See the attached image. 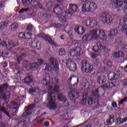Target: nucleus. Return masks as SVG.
<instances>
[{"instance_id": "8", "label": "nucleus", "mask_w": 127, "mask_h": 127, "mask_svg": "<svg viewBox=\"0 0 127 127\" xmlns=\"http://www.w3.org/2000/svg\"><path fill=\"white\" fill-rule=\"evenodd\" d=\"M75 46V48H72L69 51V55L72 56V57H75V56H80V55L83 54V51L81 47H84V46L80 44H76Z\"/></svg>"}, {"instance_id": "25", "label": "nucleus", "mask_w": 127, "mask_h": 127, "mask_svg": "<svg viewBox=\"0 0 127 127\" xmlns=\"http://www.w3.org/2000/svg\"><path fill=\"white\" fill-rule=\"evenodd\" d=\"M80 79L81 77H77L75 75H72V76H70L69 78L68 79L67 83L70 84V82L72 81V79L76 80V82L73 84V87H77L78 84H79V81H80Z\"/></svg>"}, {"instance_id": "27", "label": "nucleus", "mask_w": 127, "mask_h": 127, "mask_svg": "<svg viewBox=\"0 0 127 127\" xmlns=\"http://www.w3.org/2000/svg\"><path fill=\"white\" fill-rule=\"evenodd\" d=\"M74 31L77 34L82 35V34H84V33H85V29H84L82 26H77L75 27Z\"/></svg>"}, {"instance_id": "22", "label": "nucleus", "mask_w": 127, "mask_h": 127, "mask_svg": "<svg viewBox=\"0 0 127 127\" xmlns=\"http://www.w3.org/2000/svg\"><path fill=\"white\" fill-rule=\"evenodd\" d=\"M0 112H2V113H4L6 116L7 117H10L9 115V113L6 111V109L2 106L0 105ZM0 119H1V113L0 112ZM0 127H5V126L3 123H0Z\"/></svg>"}, {"instance_id": "2", "label": "nucleus", "mask_w": 127, "mask_h": 127, "mask_svg": "<svg viewBox=\"0 0 127 127\" xmlns=\"http://www.w3.org/2000/svg\"><path fill=\"white\" fill-rule=\"evenodd\" d=\"M92 95L88 98V94L84 92L83 93V99L81 101V104H83V105H85V104H87V99L88 105H93V104H95L96 99H98L99 97V91L98 89H96L95 91L93 90L92 91Z\"/></svg>"}, {"instance_id": "4", "label": "nucleus", "mask_w": 127, "mask_h": 127, "mask_svg": "<svg viewBox=\"0 0 127 127\" xmlns=\"http://www.w3.org/2000/svg\"><path fill=\"white\" fill-rule=\"evenodd\" d=\"M47 100L49 102L47 104L48 108H49L50 110H55V109L57 108V104L55 101L56 100L55 93L52 92H49Z\"/></svg>"}, {"instance_id": "38", "label": "nucleus", "mask_w": 127, "mask_h": 127, "mask_svg": "<svg viewBox=\"0 0 127 127\" xmlns=\"http://www.w3.org/2000/svg\"><path fill=\"white\" fill-rule=\"evenodd\" d=\"M107 125H113L115 123V117L112 116H110L108 119L106 121Z\"/></svg>"}, {"instance_id": "28", "label": "nucleus", "mask_w": 127, "mask_h": 127, "mask_svg": "<svg viewBox=\"0 0 127 127\" xmlns=\"http://www.w3.org/2000/svg\"><path fill=\"white\" fill-rule=\"evenodd\" d=\"M121 48L123 51L127 53V44L124 42H120L118 44V48Z\"/></svg>"}, {"instance_id": "42", "label": "nucleus", "mask_w": 127, "mask_h": 127, "mask_svg": "<svg viewBox=\"0 0 127 127\" xmlns=\"http://www.w3.org/2000/svg\"><path fill=\"white\" fill-rule=\"evenodd\" d=\"M36 90H39V87L34 88V87H32V88L29 90L28 93L29 94L32 95V94H34V93L36 92Z\"/></svg>"}, {"instance_id": "39", "label": "nucleus", "mask_w": 127, "mask_h": 127, "mask_svg": "<svg viewBox=\"0 0 127 127\" xmlns=\"http://www.w3.org/2000/svg\"><path fill=\"white\" fill-rule=\"evenodd\" d=\"M52 85V89H49V91H54V92H59V91L60 90V87H59V86H58V85H55L54 87H53V83H51Z\"/></svg>"}, {"instance_id": "59", "label": "nucleus", "mask_w": 127, "mask_h": 127, "mask_svg": "<svg viewBox=\"0 0 127 127\" xmlns=\"http://www.w3.org/2000/svg\"><path fill=\"white\" fill-rule=\"evenodd\" d=\"M112 106L113 108H117V103L115 102H112Z\"/></svg>"}, {"instance_id": "13", "label": "nucleus", "mask_w": 127, "mask_h": 127, "mask_svg": "<svg viewBox=\"0 0 127 127\" xmlns=\"http://www.w3.org/2000/svg\"><path fill=\"white\" fill-rule=\"evenodd\" d=\"M81 71L85 73H89L94 70L93 65L87 64L85 61H83L81 63Z\"/></svg>"}, {"instance_id": "30", "label": "nucleus", "mask_w": 127, "mask_h": 127, "mask_svg": "<svg viewBox=\"0 0 127 127\" xmlns=\"http://www.w3.org/2000/svg\"><path fill=\"white\" fill-rule=\"evenodd\" d=\"M28 43H30L31 44L29 45V46L31 47H32L33 48H36L37 49H38V50L41 49V47H40V48L38 47V46H37V42L34 41L32 42V38L30 39L29 40H28Z\"/></svg>"}, {"instance_id": "9", "label": "nucleus", "mask_w": 127, "mask_h": 127, "mask_svg": "<svg viewBox=\"0 0 127 127\" xmlns=\"http://www.w3.org/2000/svg\"><path fill=\"white\" fill-rule=\"evenodd\" d=\"M40 0H23L22 3L24 6H28V5H32L34 8H42V5L39 2Z\"/></svg>"}, {"instance_id": "33", "label": "nucleus", "mask_w": 127, "mask_h": 127, "mask_svg": "<svg viewBox=\"0 0 127 127\" xmlns=\"http://www.w3.org/2000/svg\"><path fill=\"white\" fill-rule=\"evenodd\" d=\"M127 122V117H125L123 119H121V118H118L116 119V125H122V124H125Z\"/></svg>"}, {"instance_id": "48", "label": "nucleus", "mask_w": 127, "mask_h": 127, "mask_svg": "<svg viewBox=\"0 0 127 127\" xmlns=\"http://www.w3.org/2000/svg\"><path fill=\"white\" fill-rule=\"evenodd\" d=\"M81 115L82 117H88V116H89V112L85 111H81Z\"/></svg>"}, {"instance_id": "14", "label": "nucleus", "mask_w": 127, "mask_h": 127, "mask_svg": "<svg viewBox=\"0 0 127 127\" xmlns=\"http://www.w3.org/2000/svg\"><path fill=\"white\" fill-rule=\"evenodd\" d=\"M82 24L85 26L90 27V28L98 25V22L94 19H87L82 22Z\"/></svg>"}, {"instance_id": "60", "label": "nucleus", "mask_w": 127, "mask_h": 127, "mask_svg": "<svg viewBox=\"0 0 127 127\" xmlns=\"http://www.w3.org/2000/svg\"><path fill=\"white\" fill-rule=\"evenodd\" d=\"M49 5L51 6V7H52V6H53V5H54V3H52L51 2H48L47 4V6H49Z\"/></svg>"}, {"instance_id": "34", "label": "nucleus", "mask_w": 127, "mask_h": 127, "mask_svg": "<svg viewBox=\"0 0 127 127\" xmlns=\"http://www.w3.org/2000/svg\"><path fill=\"white\" fill-rule=\"evenodd\" d=\"M113 5L116 7H121L123 5V1L122 0H114Z\"/></svg>"}, {"instance_id": "36", "label": "nucleus", "mask_w": 127, "mask_h": 127, "mask_svg": "<svg viewBox=\"0 0 127 127\" xmlns=\"http://www.w3.org/2000/svg\"><path fill=\"white\" fill-rule=\"evenodd\" d=\"M106 82V77L104 75H100L97 78V83L98 84H104Z\"/></svg>"}, {"instance_id": "61", "label": "nucleus", "mask_w": 127, "mask_h": 127, "mask_svg": "<svg viewBox=\"0 0 127 127\" xmlns=\"http://www.w3.org/2000/svg\"><path fill=\"white\" fill-rule=\"evenodd\" d=\"M22 60V57L21 56L19 57L17 60L18 63H20V61H21Z\"/></svg>"}, {"instance_id": "47", "label": "nucleus", "mask_w": 127, "mask_h": 127, "mask_svg": "<svg viewBox=\"0 0 127 127\" xmlns=\"http://www.w3.org/2000/svg\"><path fill=\"white\" fill-rule=\"evenodd\" d=\"M90 56H91V57H92L93 58V59H95L96 64H98V63L99 62V60H97V59H96V58H97V56H98V55L91 54Z\"/></svg>"}, {"instance_id": "32", "label": "nucleus", "mask_w": 127, "mask_h": 127, "mask_svg": "<svg viewBox=\"0 0 127 127\" xmlns=\"http://www.w3.org/2000/svg\"><path fill=\"white\" fill-rule=\"evenodd\" d=\"M116 86V82H108L104 86H102L101 88L102 89H111V88H113V87H115Z\"/></svg>"}, {"instance_id": "49", "label": "nucleus", "mask_w": 127, "mask_h": 127, "mask_svg": "<svg viewBox=\"0 0 127 127\" xmlns=\"http://www.w3.org/2000/svg\"><path fill=\"white\" fill-rule=\"evenodd\" d=\"M27 10H28V8H22L20 10V11L18 12V13H19V14H22L25 12H26Z\"/></svg>"}, {"instance_id": "40", "label": "nucleus", "mask_w": 127, "mask_h": 127, "mask_svg": "<svg viewBox=\"0 0 127 127\" xmlns=\"http://www.w3.org/2000/svg\"><path fill=\"white\" fill-rule=\"evenodd\" d=\"M7 25H8V23L5 22H2L0 23V31H1V30H2L3 28H5V27H6Z\"/></svg>"}, {"instance_id": "31", "label": "nucleus", "mask_w": 127, "mask_h": 127, "mask_svg": "<svg viewBox=\"0 0 127 127\" xmlns=\"http://www.w3.org/2000/svg\"><path fill=\"white\" fill-rule=\"evenodd\" d=\"M119 78V75L114 72H110L108 74V79L110 81H112L113 80H117Z\"/></svg>"}, {"instance_id": "23", "label": "nucleus", "mask_w": 127, "mask_h": 127, "mask_svg": "<svg viewBox=\"0 0 127 127\" xmlns=\"http://www.w3.org/2000/svg\"><path fill=\"white\" fill-rule=\"evenodd\" d=\"M18 36L19 38H24L27 39V40H29L31 38H32V34L29 32H25L24 33H20Z\"/></svg>"}, {"instance_id": "26", "label": "nucleus", "mask_w": 127, "mask_h": 127, "mask_svg": "<svg viewBox=\"0 0 127 127\" xmlns=\"http://www.w3.org/2000/svg\"><path fill=\"white\" fill-rule=\"evenodd\" d=\"M98 29H93L90 32V36L92 38V39H94V40H97L99 39V37H98Z\"/></svg>"}, {"instance_id": "41", "label": "nucleus", "mask_w": 127, "mask_h": 127, "mask_svg": "<svg viewBox=\"0 0 127 127\" xmlns=\"http://www.w3.org/2000/svg\"><path fill=\"white\" fill-rule=\"evenodd\" d=\"M17 27H18V24L17 23H14L10 26L9 28L13 31H14V30L17 29Z\"/></svg>"}, {"instance_id": "19", "label": "nucleus", "mask_w": 127, "mask_h": 127, "mask_svg": "<svg viewBox=\"0 0 127 127\" xmlns=\"http://www.w3.org/2000/svg\"><path fill=\"white\" fill-rule=\"evenodd\" d=\"M39 37H41V38H43L44 39L45 41H48L50 43V44L51 45H53V46H55V47H57V45H56V43L54 42L53 41H50L51 40V37H50L49 35H46L43 33L39 34L38 35Z\"/></svg>"}, {"instance_id": "58", "label": "nucleus", "mask_w": 127, "mask_h": 127, "mask_svg": "<svg viewBox=\"0 0 127 127\" xmlns=\"http://www.w3.org/2000/svg\"><path fill=\"white\" fill-rule=\"evenodd\" d=\"M67 35L69 36V38H72V37H73V35L72 34V32H68L67 33Z\"/></svg>"}, {"instance_id": "44", "label": "nucleus", "mask_w": 127, "mask_h": 127, "mask_svg": "<svg viewBox=\"0 0 127 127\" xmlns=\"http://www.w3.org/2000/svg\"><path fill=\"white\" fill-rule=\"evenodd\" d=\"M65 53H66V51H65V49L63 48L60 49L59 52V55H60L61 56H63L65 55Z\"/></svg>"}, {"instance_id": "54", "label": "nucleus", "mask_w": 127, "mask_h": 127, "mask_svg": "<svg viewBox=\"0 0 127 127\" xmlns=\"http://www.w3.org/2000/svg\"><path fill=\"white\" fill-rule=\"evenodd\" d=\"M7 44L6 43H5V42L3 41V42H0V47H5V46H6Z\"/></svg>"}, {"instance_id": "24", "label": "nucleus", "mask_w": 127, "mask_h": 127, "mask_svg": "<svg viewBox=\"0 0 127 127\" xmlns=\"http://www.w3.org/2000/svg\"><path fill=\"white\" fill-rule=\"evenodd\" d=\"M58 99L61 102H63L64 105V107H68L69 103H68V101H67L66 99V97H65L64 95L61 94H58Z\"/></svg>"}, {"instance_id": "11", "label": "nucleus", "mask_w": 127, "mask_h": 127, "mask_svg": "<svg viewBox=\"0 0 127 127\" xmlns=\"http://www.w3.org/2000/svg\"><path fill=\"white\" fill-rule=\"evenodd\" d=\"M92 49L95 53H101L102 51L105 52H108V51H109L107 47L103 46L102 43L100 42H98L96 44V46H93Z\"/></svg>"}, {"instance_id": "3", "label": "nucleus", "mask_w": 127, "mask_h": 127, "mask_svg": "<svg viewBox=\"0 0 127 127\" xmlns=\"http://www.w3.org/2000/svg\"><path fill=\"white\" fill-rule=\"evenodd\" d=\"M35 107V104L29 106L28 107H25V112L23 114L22 116L20 117L18 120V124H21V123H28L30 120L29 118H31L32 114V109H34Z\"/></svg>"}, {"instance_id": "62", "label": "nucleus", "mask_w": 127, "mask_h": 127, "mask_svg": "<svg viewBox=\"0 0 127 127\" xmlns=\"http://www.w3.org/2000/svg\"><path fill=\"white\" fill-rule=\"evenodd\" d=\"M107 65L111 67V66H112V62H111V61H108L107 63Z\"/></svg>"}, {"instance_id": "29", "label": "nucleus", "mask_w": 127, "mask_h": 127, "mask_svg": "<svg viewBox=\"0 0 127 127\" xmlns=\"http://www.w3.org/2000/svg\"><path fill=\"white\" fill-rule=\"evenodd\" d=\"M125 57V54L123 52H118L113 54V57L114 58L120 59L122 58L124 60V57Z\"/></svg>"}, {"instance_id": "5", "label": "nucleus", "mask_w": 127, "mask_h": 127, "mask_svg": "<svg viewBox=\"0 0 127 127\" xmlns=\"http://www.w3.org/2000/svg\"><path fill=\"white\" fill-rule=\"evenodd\" d=\"M97 7H98V6H97L96 3L88 1L83 4L82 11V12H92L95 11Z\"/></svg>"}, {"instance_id": "20", "label": "nucleus", "mask_w": 127, "mask_h": 127, "mask_svg": "<svg viewBox=\"0 0 127 127\" xmlns=\"http://www.w3.org/2000/svg\"><path fill=\"white\" fill-rule=\"evenodd\" d=\"M107 32L108 31H105L102 29L98 30V39H102V41L106 42L107 41V38L108 36H107Z\"/></svg>"}, {"instance_id": "50", "label": "nucleus", "mask_w": 127, "mask_h": 127, "mask_svg": "<svg viewBox=\"0 0 127 127\" xmlns=\"http://www.w3.org/2000/svg\"><path fill=\"white\" fill-rule=\"evenodd\" d=\"M124 3L125 4V7L124 9V12L127 14V0H124Z\"/></svg>"}, {"instance_id": "55", "label": "nucleus", "mask_w": 127, "mask_h": 127, "mask_svg": "<svg viewBox=\"0 0 127 127\" xmlns=\"http://www.w3.org/2000/svg\"><path fill=\"white\" fill-rule=\"evenodd\" d=\"M127 98L126 97L124 99L121 100L119 102V105H122V104H123V103H124V102H127Z\"/></svg>"}, {"instance_id": "18", "label": "nucleus", "mask_w": 127, "mask_h": 127, "mask_svg": "<svg viewBox=\"0 0 127 127\" xmlns=\"http://www.w3.org/2000/svg\"><path fill=\"white\" fill-rule=\"evenodd\" d=\"M65 64L69 71H76L77 69V65L71 59L67 60Z\"/></svg>"}, {"instance_id": "37", "label": "nucleus", "mask_w": 127, "mask_h": 127, "mask_svg": "<svg viewBox=\"0 0 127 127\" xmlns=\"http://www.w3.org/2000/svg\"><path fill=\"white\" fill-rule=\"evenodd\" d=\"M82 40L83 41L89 42L91 41V40H93V39H92L91 35H90L89 34H87L82 36Z\"/></svg>"}, {"instance_id": "56", "label": "nucleus", "mask_w": 127, "mask_h": 127, "mask_svg": "<svg viewBox=\"0 0 127 127\" xmlns=\"http://www.w3.org/2000/svg\"><path fill=\"white\" fill-rule=\"evenodd\" d=\"M101 108H102V105H100V103H99V102H97L96 103L95 109H101Z\"/></svg>"}, {"instance_id": "7", "label": "nucleus", "mask_w": 127, "mask_h": 127, "mask_svg": "<svg viewBox=\"0 0 127 127\" xmlns=\"http://www.w3.org/2000/svg\"><path fill=\"white\" fill-rule=\"evenodd\" d=\"M50 61L52 63V65H50L49 64H44V66L45 67L44 70L45 71H51L53 69L54 71H58L59 70V66L56 60L54 59V58H51L50 59Z\"/></svg>"}, {"instance_id": "12", "label": "nucleus", "mask_w": 127, "mask_h": 127, "mask_svg": "<svg viewBox=\"0 0 127 127\" xmlns=\"http://www.w3.org/2000/svg\"><path fill=\"white\" fill-rule=\"evenodd\" d=\"M50 80V75L49 73H46L43 75V80H42V84L43 86H46L48 90L52 89V82H49L48 81Z\"/></svg>"}, {"instance_id": "45", "label": "nucleus", "mask_w": 127, "mask_h": 127, "mask_svg": "<svg viewBox=\"0 0 127 127\" xmlns=\"http://www.w3.org/2000/svg\"><path fill=\"white\" fill-rule=\"evenodd\" d=\"M83 87L82 88V90H85V89H90L91 88V85H90V83L87 82L85 83V84L83 85Z\"/></svg>"}, {"instance_id": "15", "label": "nucleus", "mask_w": 127, "mask_h": 127, "mask_svg": "<svg viewBox=\"0 0 127 127\" xmlns=\"http://www.w3.org/2000/svg\"><path fill=\"white\" fill-rule=\"evenodd\" d=\"M120 25H122L121 31L123 33H127V14L125 16L124 18L120 20L119 22Z\"/></svg>"}, {"instance_id": "6", "label": "nucleus", "mask_w": 127, "mask_h": 127, "mask_svg": "<svg viewBox=\"0 0 127 127\" xmlns=\"http://www.w3.org/2000/svg\"><path fill=\"white\" fill-rule=\"evenodd\" d=\"M96 17H99L101 21L104 24L108 23L111 24L113 21V18L110 13H100L96 16Z\"/></svg>"}, {"instance_id": "52", "label": "nucleus", "mask_w": 127, "mask_h": 127, "mask_svg": "<svg viewBox=\"0 0 127 127\" xmlns=\"http://www.w3.org/2000/svg\"><path fill=\"white\" fill-rule=\"evenodd\" d=\"M33 28V26L32 25H29L27 27V30L28 31H32V29Z\"/></svg>"}, {"instance_id": "46", "label": "nucleus", "mask_w": 127, "mask_h": 127, "mask_svg": "<svg viewBox=\"0 0 127 127\" xmlns=\"http://www.w3.org/2000/svg\"><path fill=\"white\" fill-rule=\"evenodd\" d=\"M8 45L12 46V47H16V45H17L16 44L10 40L8 41Z\"/></svg>"}, {"instance_id": "43", "label": "nucleus", "mask_w": 127, "mask_h": 127, "mask_svg": "<svg viewBox=\"0 0 127 127\" xmlns=\"http://www.w3.org/2000/svg\"><path fill=\"white\" fill-rule=\"evenodd\" d=\"M24 82L26 84H30L32 82V77L28 76L24 79Z\"/></svg>"}, {"instance_id": "10", "label": "nucleus", "mask_w": 127, "mask_h": 127, "mask_svg": "<svg viewBox=\"0 0 127 127\" xmlns=\"http://www.w3.org/2000/svg\"><path fill=\"white\" fill-rule=\"evenodd\" d=\"M7 88V84H5L3 85L0 86V99L6 101L10 98V92L6 91L5 93H2V92L6 90Z\"/></svg>"}, {"instance_id": "1", "label": "nucleus", "mask_w": 127, "mask_h": 127, "mask_svg": "<svg viewBox=\"0 0 127 127\" xmlns=\"http://www.w3.org/2000/svg\"><path fill=\"white\" fill-rule=\"evenodd\" d=\"M69 9L70 11L67 10L65 12H63L61 7L59 5H57L54 9H53V10L54 12L58 15L60 21H62V22H68L69 19L71 18L73 13L77 11L78 6L76 4H70Z\"/></svg>"}, {"instance_id": "35", "label": "nucleus", "mask_w": 127, "mask_h": 127, "mask_svg": "<svg viewBox=\"0 0 127 127\" xmlns=\"http://www.w3.org/2000/svg\"><path fill=\"white\" fill-rule=\"evenodd\" d=\"M109 33L108 34L109 37H112V36H116L117 35L119 32L118 31V29H113L109 31Z\"/></svg>"}, {"instance_id": "16", "label": "nucleus", "mask_w": 127, "mask_h": 127, "mask_svg": "<svg viewBox=\"0 0 127 127\" xmlns=\"http://www.w3.org/2000/svg\"><path fill=\"white\" fill-rule=\"evenodd\" d=\"M12 107L10 106H7V111L10 113V114H17V112H18V108H19V105L17 104L16 102H13L11 103Z\"/></svg>"}, {"instance_id": "21", "label": "nucleus", "mask_w": 127, "mask_h": 127, "mask_svg": "<svg viewBox=\"0 0 127 127\" xmlns=\"http://www.w3.org/2000/svg\"><path fill=\"white\" fill-rule=\"evenodd\" d=\"M69 96L70 100L74 103L76 101V99L79 98V93L74 90H72L69 93Z\"/></svg>"}, {"instance_id": "57", "label": "nucleus", "mask_w": 127, "mask_h": 127, "mask_svg": "<svg viewBox=\"0 0 127 127\" xmlns=\"http://www.w3.org/2000/svg\"><path fill=\"white\" fill-rule=\"evenodd\" d=\"M5 3L4 2H0V8H2L4 7Z\"/></svg>"}, {"instance_id": "64", "label": "nucleus", "mask_w": 127, "mask_h": 127, "mask_svg": "<svg viewBox=\"0 0 127 127\" xmlns=\"http://www.w3.org/2000/svg\"><path fill=\"white\" fill-rule=\"evenodd\" d=\"M85 127H92V125L91 124H88L87 125H86Z\"/></svg>"}, {"instance_id": "51", "label": "nucleus", "mask_w": 127, "mask_h": 127, "mask_svg": "<svg viewBox=\"0 0 127 127\" xmlns=\"http://www.w3.org/2000/svg\"><path fill=\"white\" fill-rule=\"evenodd\" d=\"M61 119H63L64 121L68 120V113H65L64 116L61 117Z\"/></svg>"}, {"instance_id": "63", "label": "nucleus", "mask_w": 127, "mask_h": 127, "mask_svg": "<svg viewBox=\"0 0 127 127\" xmlns=\"http://www.w3.org/2000/svg\"><path fill=\"white\" fill-rule=\"evenodd\" d=\"M45 127H49V122H45L44 124Z\"/></svg>"}, {"instance_id": "17", "label": "nucleus", "mask_w": 127, "mask_h": 127, "mask_svg": "<svg viewBox=\"0 0 127 127\" xmlns=\"http://www.w3.org/2000/svg\"><path fill=\"white\" fill-rule=\"evenodd\" d=\"M38 64L34 63L28 65L26 68V70L28 71V70H30L31 69L35 70L37 68H38V66H40V65H42L43 64L44 61L43 60L40 59L38 60Z\"/></svg>"}, {"instance_id": "53", "label": "nucleus", "mask_w": 127, "mask_h": 127, "mask_svg": "<svg viewBox=\"0 0 127 127\" xmlns=\"http://www.w3.org/2000/svg\"><path fill=\"white\" fill-rule=\"evenodd\" d=\"M3 55H8V53L5 51L0 52V57H2Z\"/></svg>"}]
</instances>
